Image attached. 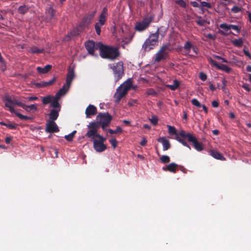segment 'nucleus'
I'll use <instances>...</instances> for the list:
<instances>
[{
	"mask_svg": "<svg viewBox=\"0 0 251 251\" xmlns=\"http://www.w3.org/2000/svg\"><path fill=\"white\" fill-rule=\"evenodd\" d=\"M97 122H92L90 123L87 126L89 130L86 134L87 137H90L96 132V129H98L100 126L103 130L108 127L112 119V116L107 112L100 113L97 116Z\"/></svg>",
	"mask_w": 251,
	"mask_h": 251,
	"instance_id": "nucleus-1",
	"label": "nucleus"
},
{
	"mask_svg": "<svg viewBox=\"0 0 251 251\" xmlns=\"http://www.w3.org/2000/svg\"><path fill=\"white\" fill-rule=\"evenodd\" d=\"M3 101L5 102V107L8 108L9 111L15 114L21 120H32L33 118L29 116H25L17 112L14 108L12 104L18 106L22 107L23 103L18 100L14 96H10L8 94H5L4 96Z\"/></svg>",
	"mask_w": 251,
	"mask_h": 251,
	"instance_id": "nucleus-2",
	"label": "nucleus"
},
{
	"mask_svg": "<svg viewBox=\"0 0 251 251\" xmlns=\"http://www.w3.org/2000/svg\"><path fill=\"white\" fill-rule=\"evenodd\" d=\"M97 48H99L100 55L103 59L114 60L120 55L117 48L105 45L101 42L97 43Z\"/></svg>",
	"mask_w": 251,
	"mask_h": 251,
	"instance_id": "nucleus-3",
	"label": "nucleus"
},
{
	"mask_svg": "<svg viewBox=\"0 0 251 251\" xmlns=\"http://www.w3.org/2000/svg\"><path fill=\"white\" fill-rule=\"evenodd\" d=\"M132 82L130 79H127L116 90L114 94V98L116 102H119L131 88Z\"/></svg>",
	"mask_w": 251,
	"mask_h": 251,
	"instance_id": "nucleus-4",
	"label": "nucleus"
},
{
	"mask_svg": "<svg viewBox=\"0 0 251 251\" xmlns=\"http://www.w3.org/2000/svg\"><path fill=\"white\" fill-rule=\"evenodd\" d=\"M159 28L154 33H151L143 45L142 48L145 50H150L156 46L158 42Z\"/></svg>",
	"mask_w": 251,
	"mask_h": 251,
	"instance_id": "nucleus-5",
	"label": "nucleus"
},
{
	"mask_svg": "<svg viewBox=\"0 0 251 251\" xmlns=\"http://www.w3.org/2000/svg\"><path fill=\"white\" fill-rule=\"evenodd\" d=\"M109 67L113 72L115 82H118L124 75L123 62L121 61H119L112 65H110Z\"/></svg>",
	"mask_w": 251,
	"mask_h": 251,
	"instance_id": "nucleus-6",
	"label": "nucleus"
},
{
	"mask_svg": "<svg viewBox=\"0 0 251 251\" xmlns=\"http://www.w3.org/2000/svg\"><path fill=\"white\" fill-rule=\"evenodd\" d=\"M108 17V9L104 7L99 17V21L95 25V29L98 35L101 33V28L105 24Z\"/></svg>",
	"mask_w": 251,
	"mask_h": 251,
	"instance_id": "nucleus-7",
	"label": "nucleus"
},
{
	"mask_svg": "<svg viewBox=\"0 0 251 251\" xmlns=\"http://www.w3.org/2000/svg\"><path fill=\"white\" fill-rule=\"evenodd\" d=\"M170 50L169 44H166L162 46L156 53L154 61L159 62L162 60H165L168 57V54Z\"/></svg>",
	"mask_w": 251,
	"mask_h": 251,
	"instance_id": "nucleus-8",
	"label": "nucleus"
},
{
	"mask_svg": "<svg viewBox=\"0 0 251 251\" xmlns=\"http://www.w3.org/2000/svg\"><path fill=\"white\" fill-rule=\"evenodd\" d=\"M220 28L223 29V30H219V33L222 35L226 36L231 33H232L231 31H229L230 29H233L234 30L236 31L238 33L240 32V28L238 26L233 25H227L226 23H223L219 25Z\"/></svg>",
	"mask_w": 251,
	"mask_h": 251,
	"instance_id": "nucleus-9",
	"label": "nucleus"
},
{
	"mask_svg": "<svg viewBox=\"0 0 251 251\" xmlns=\"http://www.w3.org/2000/svg\"><path fill=\"white\" fill-rule=\"evenodd\" d=\"M153 20L151 16L146 17L144 18L141 22L138 23L135 26V29L139 31H142L145 30L149 26Z\"/></svg>",
	"mask_w": 251,
	"mask_h": 251,
	"instance_id": "nucleus-10",
	"label": "nucleus"
},
{
	"mask_svg": "<svg viewBox=\"0 0 251 251\" xmlns=\"http://www.w3.org/2000/svg\"><path fill=\"white\" fill-rule=\"evenodd\" d=\"M59 130V128L54 121H50L47 123L46 127V131L47 132H57Z\"/></svg>",
	"mask_w": 251,
	"mask_h": 251,
	"instance_id": "nucleus-11",
	"label": "nucleus"
},
{
	"mask_svg": "<svg viewBox=\"0 0 251 251\" xmlns=\"http://www.w3.org/2000/svg\"><path fill=\"white\" fill-rule=\"evenodd\" d=\"M85 46L88 53L92 55L94 54L96 50H99V48H97V43L95 44V43L93 41L89 40L86 42Z\"/></svg>",
	"mask_w": 251,
	"mask_h": 251,
	"instance_id": "nucleus-12",
	"label": "nucleus"
},
{
	"mask_svg": "<svg viewBox=\"0 0 251 251\" xmlns=\"http://www.w3.org/2000/svg\"><path fill=\"white\" fill-rule=\"evenodd\" d=\"M96 13V11H94L89 13L87 15L84 16L81 24L84 27L87 26L94 18Z\"/></svg>",
	"mask_w": 251,
	"mask_h": 251,
	"instance_id": "nucleus-13",
	"label": "nucleus"
},
{
	"mask_svg": "<svg viewBox=\"0 0 251 251\" xmlns=\"http://www.w3.org/2000/svg\"><path fill=\"white\" fill-rule=\"evenodd\" d=\"M75 77L74 69L70 67L68 70V73L67 75L66 80V85L68 88H69L73 80Z\"/></svg>",
	"mask_w": 251,
	"mask_h": 251,
	"instance_id": "nucleus-14",
	"label": "nucleus"
},
{
	"mask_svg": "<svg viewBox=\"0 0 251 251\" xmlns=\"http://www.w3.org/2000/svg\"><path fill=\"white\" fill-rule=\"evenodd\" d=\"M190 142L193 143V145L194 148L198 151H201L203 150V147L201 143L199 142L196 137L193 135V136L189 141Z\"/></svg>",
	"mask_w": 251,
	"mask_h": 251,
	"instance_id": "nucleus-15",
	"label": "nucleus"
},
{
	"mask_svg": "<svg viewBox=\"0 0 251 251\" xmlns=\"http://www.w3.org/2000/svg\"><path fill=\"white\" fill-rule=\"evenodd\" d=\"M93 142L94 148L97 152H101L106 149V146L103 143H100L98 140L94 139Z\"/></svg>",
	"mask_w": 251,
	"mask_h": 251,
	"instance_id": "nucleus-16",
	"label": "nucleus"
},
{
	"mask_svg": "<svg viewBox=\"0 0 251 251\" xmlns=\"http://www.w3.org/2000/svg\"><path fill=\"white\" fill-rule=\"evenodd\" d=\"M55 11L51 6L48 7L46 10V19L49 22L52 20L54 17Z\"/></svg>",
	"mask_w": 251,
	"mask_h": 251,
	"instance_id": "nucleus-17",
	"label": "nucleus"
},
{
	"mask_svg": "<svg viewBox=\"0 0 251 251\" xmlns=\"http://www.w3.org/2000/svg\"><path fill=\"white\" fill-rule=\"evenodd\" d=\"M97 109L93 105L90 104L85 110V114L86 117H90L91 116L95 115L97 114Z\"/></svg>",
	"mask_w": 251,
	"mask_h": 251,
	"instance_id": "nucleus-18",
	"label": "nucleus"
},
{
	"mask_svg": "<svg viewBox=\"0 0 251 251\" xmlns=\"http://www.w3.org/2000/svg\"><path fill=\"white\" fill-rule=\"evenodd\" d=\"M84 28V27L81 24H80L76 28L70 32L68 35L69 37L72 38L78 36Z\"/></svg>",
	"mask_w": 251,
	"mask_h": 251,
	"instance_id": "nucleus-19",
	"label": "nucleus"
},
{
	"mask_svg": "<svg viewBox=\"0 0 251 251\" xmlns=\"http://www.w3.org/2000/svg\"><path fill=\"white\" fill-rule=\"evenodd\" d=\"M158 142L162 143L163 145V150L167 151L171 147V144L169 141L165 138L164 137H159L157 139Z\"/></svg>",
	"mask_w": 251,
	"mask_h": 251,
	"instance_id": "nucleus-20",
	"label": "nucleus"
},
{
	"mask_svg": "<svg viewBox=\"0 0 251 251\" xmlns=\"http://www.w3.org/2000/svg\"><path fill=\"white\" fill-rule=\"evenodd\" d=\"M23 109H24L27 112H32L34 113L37 111V106L36 104H31L30 105H26L23 103V106L22 107Z\"/></svg>",
	"mask_w": 251,
	"mask_h": 251,
	"instance_id": "nucleus-21",
	"label": "nucleus"
},
{
	"mask_svg": "<svg viewBox=\"0 0 251 251\" xmlns=\"http://www.w3.org/2000/svg\"><path fill=\"white\" fill-rule=\"evenodd\" d=\"M178 165L175 163H171L166 166V167H163L162 169L164 171H168L170 172L175 173L177 170Z\"/></svg>",
	"mask_w": 251,
	"mask_h": 251,
	"instance_id": "nucleus-22",
	"label": "nucleus"
},
{
	"mask_svg": "<svg viewBox=\"0 0 251 251\" xmlns=\"http://www.w3.org/2000/svg\"><path fill=\"white\" fill-rule=\"evenodd\" d=\"M55 78L49 81H41L40 82H37L35 84V86L37 88H43L46 87L48 86L51 85L55 81Z\"/></svg>",
	"mask_w": 251,
	"mask_h": 251,
	"instance_id": "nucleus-23",
	"label": "nucleus"
},
{
	"mask_svg": "<svg viewBox=\"0 0 251 251\" xmlns=\"http://www.w3.org/2000/svg\"><path fill=\"white\" fill-rule=\"evenodd\" d=\"M60 111V109H53L50 110V112L49 115L50 120L52 121L56 120L58 116L59 112Z\"/></svg>",
	"mask_w": 251,
	"mask_h": 251,
	"instance_id": "nucleus-24",
	"label": "nucleus"
},
{
	"mask_svg": "<svg viewBox=\"0 0 251 251\" xmlns=\"http://www.w3.org/2000/svg\"><path fill=\"white\" fill-rule=\"evenodd\" d=\"M210 155L214 158L220 160H225L226 158L219 151L215 150H211L210 152Z\"/></svg>",
	"mask_w": 251,
	"mask_h": 251,
	"instance_id": "nucleus-25",
	"label": "nucleus"
},
{
	"mask_svg": "<svg viewBox=\"0 0 251 251\" xmlns=\"http://www.w3.org/2000/svg\"><path fill=\"white\" fill-rule=\"evenodd\" d=\"M59 98H58L56 96L53 97V98L50 102V107H53V109H60V105L58 102V100Z\"/></svg>",
	"mask_w": 251,
	"mask_h": 251,
	"instance_id": "nucleus-26",
	"label": "nucleus"
},
{
	"mask_svg": "<svg viewBox=\"0 0 251 251\" xmlns=\"http://www.w3.org/2000/svg\"><path fill=\"white\" fill-rule=\"evenodd\" d=\"M176 136L181 137L184 139H187L189 141L190 139L193 136V134L190 133H186L184 130H181L179 132L177 133Z\"/></svg>",
	"mask_w": 251,
	"mask_h": 251,
	"instance_id": "nucleus-27",
	"label": "nucleus"
},
{
	"mask_svg": "<svg viewBox=\"0 0 251 251\" xmlns=\"http://www.w3.org/2000/svg\"><path fill=\"white\" fill-rule=\"evenodd\" d=\"M51 65H47L44 68L38 67L37 68V70L38 73L44 74L49 72L51 70Z\"/></svg>",
	"mask_w": 251,
	"mask_h": 251,
	"instance_id": "nucleus-28",
	"label": "nucleus"
},
{
	"mask_svg": "<svg viewBox=\"0 0 251 251\" xmlns=\"http://www.w3.org/2000/svg\"><path fill=\"white\" fill-rule=\"evenodd\" d=\"M180 82L177 79H175L173 81V84L167 85V87L170 89L172 91L176 90L179 86Z\"/></svg>",
	"mask_w": 251,
	"mask_h": 251,
	"instance_id": "nucleus-29",
	"label": "nucleus"
},
{
	"mask_svg": "<svg viewBox=\"0 0 251 251\" xmlns=\"http://www.w3.org/2000/svg\"><path fill=\"white\" fill-rule=\"evenodd\" d=\"M98 129H96L95 133L93 135H92L90 138H92L93 139H94V138L96 137L99 139V140H98V142L101 143H103V142L106 140V138L102 137L100 134L97 133Z\"/></svg>",
	"mask_w": 251,
	"mask_h": 251,
	"instance_id": "nucleus-30",
	"label": "nucleus"
},
{
	"mask_svg": "<svg viewBox=\"0 0 251 251\" xmlns=\"http://www.w3.org/2000/svg\"><path fill=\"white\" fill-rule=\"evenodd\" d=\"M29 10V7L25 5H21L18 9V12L19 13L24 15Z\"/></svg>",
	"mask_w": 251,
	"mask_h": 251,
	"instance_id": "nucleus-31",
	"label": "nucleus"
},
{
	"mask_svg": "<svg viewBox=\"0 0 251 251\" xmlns=\"http://www.w3.org/2000/svg\"><path fill=\"white\" fill-rule=\"evenodd\" d=\"M68 89L69 88H67V85L66 84L64 85L63 87L58 91V92L56 93L55 96L60 98L61 96L65 94L66 93Z\"/></svg>",
	"mask_w": 251,
	"mask_h": 251,
	"instance_id": "nucleus-32",
	"label": "nucleus"
},
{
	"mask_svg": "<svg viewBox=\"0 0 251 251\" xmlns=\"http://www.w3.org/2000/svg\"><path fill=\"white\" fill-rule=\"evenodd\" d=\"M44 49L43 48L39 49L37 47L33 46L30 48V51L33 54L41 53L43 52Z\"/></svg>",
	"mask_w": 251,
	"mask_h": 251,
	"instance_id": "nucleus-33",
	"label": "nucleus"
},
{
	"mask_svg": "<svg viewBox=\"0 0 251 251\" xmlns=\"http://www.w3.org/2000/svg\"><path fill=\"white\" fill-rule=\"evenodd\" d=\"M52 98H53V97L50 95H49L46 97H43L42 100V103L44 105H46L49 103H50Z\"/></svg>",
	"mask_w": 251,
	"mask_h": 251,
	"instance_id": "nucleus-34",
	"label": "nucleus"
},
{
	"mask_svg": "<svg viewBox=\"0 0 251 251\" xmlns=\"http://www.w3.org/2000/svg\"><path fill=\"white\" fill-rule=\"evenodd\" d=\"M193 45L189 41H187L183 47L184 50L186 51L187 53L188 54L190 52V50L193 48Z\"/></svg>",
	"mask_w": 251,
	"mask_h": 251,
	"instance_id": "nucleus-35",
	"label": "nucleus"
},
{
	"mask_svg": "<svg viewBox=\"0 0 251 251\" xmlns=\"http://www.w3.org/2000/svg\"><path fill=\"white\" fill-rule=\"evenodd\" d=\"M168 129V132L170 135H176V136L177 131L176 128L173 126L167 125V126Z\"/></svg>",
	"mask_w": 251,
	"mask_h": 251,
	"instance_id": "nucleus-36",
	"label": "nucleus"
},
{
	"mask_svg": "<svg viewBox=\"0 0 251 251\" xmlns=\"http://www.w3.org/2000/svg\"><path fill=\"white\" fill-rule=\"evenodd\" d=\"M232 43L235 47L241 48L243 46V42L242 39H235L232 41Z\"/></svg>",
	"mask_w": 251,
	"mask_h": 251,
	"instance_id": "nucleus-37",
	"label": "nucleus"
},
{
	"mask_svg": "<svg viewBox=\"0 0 251 251\" xmlns=\"http://www.w3.org/2000/svg\"><path fill=\"white\" fill-rule=\"evenodd\" d=\"M218 69L223 71L227 73H230L231 71V69L228 67L227 65L225 64L220 65Z\"/></svg>",
	"mask_w": 251,
	"mask_h": 251,
	"instance_id": "nucleus-38",
	"label": "nucleus"
},
{
	"mask_svg": "<svg viewBox=\"0 0 251 251\" xmlns=\"http://www.w3.org/2000/svg\"><path fill=\"white\" fill-rule=\"evenodd\" d=\"M175 139L179 143H181L183 146L187 147L190 150H191V148L190 146L187 144V143L183 139H181L180 137H178V136H176Z\"/></svg>",
	"mask_w": 251,
	"mask_h": 251,
	"instance_id": "nucleus-39",
	"label": "nucleus"
},
{
	"mask_svg": "<svg viewBox=\"0 0 251 251\" xmlns=\"http://www.w3.org/2000/svg\"><path fill=\"white\" fill-rule=\"evenodd\" d=\"M160 161L163 164L168 163L170 161V158L168 155H162L160 158Z\"/></svg>",
	"mask_w": 251,
	"mask_h": 251,
	"instance_id": "nucleus-40",
	"label": "nucleus"
},
{
	"mask_svg": "<svg viewBox=\"0 0 251 251\" xmlns=\"http://www.w3.org/2000/svg\"><path fill=\"white\" fill-rule=\"evenodd\" d=\"M203 7H206L209 9L212 8V5L211 3L206 1H201V9H202Z\"/></svg>",
	"mask_w": 251,
	"mask_h": 251,
	"instance_id": "nucleus-41",
	"label": "nucleus"
},
{
	"mask_svg": "<svg viewBox=\"0 0 251 251\" xmlns=\"http://www.w3.org/2000/svg\"><path fill=\"white\" fill-rule=\"evenodd\" d=\"M75 133H76V131L75 130V131H73L72 133H71L70 134H69V135H65V139L68 141H72Z\"/></svg>",
	"mask_w": 251,
	"mask_h": 251,
	"instance_id": "nucleus-42",
	"label": "nucleus"
},
{
	"mask_svg": "<svg viewBox=\"0 0 251 251\" xmlns=\"http://www.w3.org/2000/svg\"><path fill=\"white\" fill-rule=\"evenodd\" d=\"M198 20L196 21L197 24L200 26H203L206 23V21L201 19V16L198 17Z\"/></svg>",
	"mask_w": 251,
	"mask_h": 251,
	"instance_id": "nucleus-43",
	"label": "nucleus"
},
{
	"mask_svg": "<svg viewBox=\"0 0 251 251\" xmlns=\"http://www.w3.org/2000/svg\"><path fill=\"white\" fill-rule=\"evenodd\" d=\"M122 131V129L120 127H117L116 130H112L111 129H108V132L110 134H117L120 133Z\"/></svg>",
	"mask_w": 251,
	"mask_h": 251,
	"instance_id": "nucleus-44",
	"label": "nucleus"
},
{
	"mask_svg": "<svg viewBox=\"0 0 251 251\" xmlns=\"http://www.w3.org/2000/svg\"><path fill=\"white\" fill-rule=\"evenodd\" d=\"M18 125L16 124H11L10 122L6 123V126L11 129H16Z\"/></svg>",
	"mask_w": 251,
	"mask_h": 251,
	"instance_id": "nucleus-45",
	"label": "nucleus"
},
{
	"mask_svg": "<svg viewBox=\"0 0 251 251\" xmlns=\"http://www.w3.org/2000/svg\"><path fill=\"white\" fill-rule=\"evenodd\" d=\"M150 121L154 126H156L158 123V118L156 116H152L151 118L150 119Z\"/></svg>",
	"mask_w": 251,
	"mask_h": 251,
	"instance_id": "nucleus-46",
	"label": "nucleus"
},
{
	"mask_svg": "<svg viewBox=\"0 0 251 251\" xmlns=\"http://www.w3.org/2000/svg\"><path fill=\"white\" fill-rule=\"evenodd\" d=\"M192 103L197 106L198 108H200L201 106V104L200 103V102L198 101V100L196 99H193L191 100Z\"/></svg>",
	"mask_w": 251,
	"mask_h": 251,
	"instance_id": "nucleus-47",
	"label": "nucleus"
},
{
	"mask_svg": "<svg viewBox=\"0 0 251 251\" xmlns=\"http://www.w3.org/2000/svg\"><path fill=\"white\" fill-rule=\"evenodd\" d=\"M209 63L213 66H214V67H215L217 69H219V67H220V65L218 62L217 61H216L215 60L210 58L209 60Z\"/></svg>",
	"mask_w": 251,
	"mask_h": 251,
	"instance_id": "nucleus-48",
	"label": "nucleus"
},
{
	"mask_svg": "<svg viewBox=\"0 0 251 251\" xmlns=\"http://www.w3.org/2000/svg\"><path fill=\"white\" fill-rule=\"evenodd\" d=\"M242 10V8L237 6H234L232 9L231 11L234 13H238Z\"/></svg>",
	"mask_w": 251,
	"mask_h": 251,
	"instance_id": "nucleus-49",
	"label": "nucleus"
},
{
	"mask_svg": "<svg viewBox=\"0 0 251 251\" xmlns=\"http://www.w3.org/2000/svg\"><path fill=\"white\" fill-rule=\"evenodd\" d=\"M147 94L148 95L155 96L156 95V92L153 89L150 88L147 90Z\"/></svg>",
	"mask_w": 251,
	"mask_h": 251,
	"instance_id": "nucleus-50",
	"label": "nucleus"
},
{
	"mask_svg": "<svg viewBox=\"0 0 251 251\" xmlns=\"http://www.w3.org/2000/svg\"><path fill=\"white\" fill-rule=\"evenodd\" d=\"M110 143L112 145V147L114 149H115L117 146V141L116 139L113 138L109 140Z\"/></svg>",
	"mask_w": 251,
	"mask_h": 251,
	"instance_id": "nucleus-51",
	"label": "nucleus"
},
{
	"mask_svg": "<svg viewBox=\"0 0 251 251\" xmlns=\"http://www.w3.org/2000/svg\"><path fill=\"white\" fill-rule=\"evenodd\" d=\"M176 2L182 7L186 6V3L183 0H177L176 1Z\"/></svg>",
	"mask_w": 251,
	"mask_h": 251,
	"instance_id": "nucleus-52",
	"label": "nucleus"
},
{
	"mask_svg": "<svg viewBox=\"0 0 251 251\" xmlns=\"http://www.w3.org/2000/svg\"><path fill=\"white\" fill-rule=\"evenodd\" d=\"M0 62L2 63L1 65V69L2 71H4L5 69V61L4 59L2 58V57L1 55V54L0 53Z\"/></svg>",
	"mask_w": 251,
	"mask_h": 251,
	"instance_id": "nucleus-53",
	"label": "nucleus"
},
{
	"mask_svg": "<svg viewBox=\"0 0 251 251\" xmlns=\"http://www.w3.org/2000/svg\"><path fill=\"white\" fill-rule=\"evenodd\" d=\"M199 77L202 81H205L207 78V75L205 73L201 72L199 74Z\"/></svg>",
	"mask_w": 251,
	"mask_h": 251,
	"instance_id": "nucleus-54",
	"label": "nucleus"
},
{
	"mask_svg": "<svg viewBox=\"0 0 251 251\" xmlns=\"http://www.w3.org/2000/svg\"><path fill=\"white\" fill-rule=\"evenodd\" d=\"M191 5L194 7H199L201 9V4H199L197 1H191Z\"/></svg>",
	"mask_w": 251,
	"mask_h": 251,
	"instance_id": "nucleus-55",
	"label": "nucleus"
},
{
	"mask_svg": "<svg viewBox=\"0 0 251 251\" xmlns=\"http://www.w3.org/2000/svg\"><path fill=\"white\" fill-rule=\"evenodd\" d=\"M212 106L213 107H218L219 106V102L217 100H214L212 102Z\"/></svg>",
	"mask_w": 251,
	"mask_h": 251,
	"instance_id": "nucleus-56",
	"label": "nucleus"
},
{
	"mask_svg": "<svg viewBox=\"0 0 251 251\" xmlns=\"http://www.w3.org/2000/svg\"><path fill=\"white\" fill-rule=\"evenodd\" d=\"M242 87L248 92H250L251 91V89L249 87V85L247 84H244L242 85Z\"/></svg>",
	"mask_w": 251,
	"mask_h": 251,
	"instance_id": "nucleus-57",
	"label": "nucleus"
},
{
	"mask_svg": "<svg viewBox=\"0 0 251 251\" xmlns=\"http://www.w3.org/2000/svg\"><path fill=\"white\" fill-rule=\"evenodd\" d=\"M38 98L37 97H29L27 98V99L29 101H34L38 100Z\"/></svg>",
	"mask_w": 251,
	"mask_h": 251,
	"instance_id": "nucleus-58",
	"label": "nucleus"
},
{
	"mask_svg": "<svg viewBox=\"0 0 251 251\" xmlns=\"http://www.w3.org/2000/svg\"><path fill=\"white\" fill-rule=\"evenodd\" d=\"M147 142V141L146 140V139L145 138H143L142 140L140 142V145L142 146H145L146 145Z\"/></svg>",
	"mask_w": 251,
	"mask_h": 251,
	"instance_id": "nucleus-59",
	"label": "nucleus"
},
{
	"mask_svg": "<svg viewBox=\"0 0 251 251\" xmlns=\"http://www.w3.org/2000/svg\"><path fill=\"white\" fill-rule=\"evenodd\" d=\"M244 52L246 56H248L250 59H251V54L248 50H244Z\"/></svg>",
	"mask_w": 251,
	"mask_h": 251,
	"instance_id": "nucleus-60",
	"label": "nucleus"
},
{
	"mask_svg": "<svg viewBox=\"0 0 251 251\" xmlns=\"http://www.w3.org/2000/svg\"><path fill=\"white\" fill-rule=\"evenodd\" d=\"M11 141V138L9 137H7L5 139V141L6 144H9Z\"/></svg>",
	"mask_w": 251,
	"mask_h": 251,
	"instance_id": "nucleus-61",
	"label": "nucleus"
},
{
	"mask_svg": "<svg viewBox=\"0 0 251 251\" xmlns=\"http://www.w3.org/2000/svg\"><path fill=\"white\" fill-rule=\"evenodd\" d=\"M192 50H193V52L195 53L196 55L198 54V49L196 47L193 46Z\"/></svg>",
	"mask_w": 251,
	"mask_h": 251,
	"instance_id": "nucleus-62",
	"label": "nucleus"
},
{
	"mask_svg": "<svg viewBox=\"0 0 251 251\" xmlns=\"http://www.w3.org/2000/svg\"><path fill=\"white\" fill-rule=\"evenodd\" d=\"M201 107H202V109L204 111L205 113H207L208 112L207 108L205 105H201Z\"/></svg>",
	"mask_w": 251,
	"mask_h": 251,
	"instance_id": "nucleus-63",
	"label": "nucleus"
},
{
	"mask_svg": "<svg viewBox=\"0 0 251 251\" xmlns=\"http://www.w3.org/2000/svg\"><path fill=\"white\" fill-rule=\"evenodd\" d=\"M209 89L211 90V91H214L215 90V87H214V86L213 85V84H211L210 85H209Z\"/></svg>",
	"mask_w": 251,
	"mask_h": 251,
	"instance_id": "nucleus-64",
	"label": "nucleus"
}]
</instances>
